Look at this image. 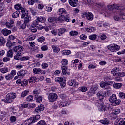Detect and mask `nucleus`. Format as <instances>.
Returning a JSON list of instances; mask_svg holds the SVG:
<instances>
[{"label":"nucleus","mask_w":125,"mask_h":125,"mask_svg":"<svg viewBox=\"0 0 125 125\" xmlns=\"http://www.w3.org/2000/svg\"><path fill=\"white\" fill-rule=\"evenodd\" d=\"M32 72L35 75H39V74H41V68H34L33 69Z\"/></svg>","instance_id":"5701e85b"},{"label":"nucleus","mask_w":125,"mask_h":125,"mask_svg":"<svg viewBox=\"0 0 125 125\" xmlns=\"http://www.w3.org/2000/svg\"><path fill=\"white\" fill-rule=\"evenodd\" d=\"M80 37L81 40H86L87 36L85 34H82Z\"/></svg>","instance_id":"774afa93"},{"label":"nucleus","mask_w":125,"mask_h":125,"mask_svg":"<svg viewBox=\"0 0 125 125\" xmlns=\"http://www.w3.org/2000/svg\"><path fill=\"white\" fill-rule=\"evenodd\" d=\"M19 14H20V11L16 10L15 12L12 14V17L13 18H17V17H19Z\"/></svg>","instance_id":"cd10ccee"},{"label":"nucleus","mask_w":125,"mask_h":125,"mask_svg":"<svg viewBox=\"0 0 125 125\" xmlns=\"http://www.w3.org/2000/svg\"><path fill=\"white\" fill-rule=\"evenodd\" d=\"M11 110L13 113V114H15L16 116H20V113H17V110L14 109V107H11Z\"/></svg>","instance_id":"79ce46f5"},{"label":"nucleus","mask_w":125,"mask_h":125,"mask_svg":"<svg viewBox=\"0 0 125 125\" xmlns=\"http://www.w3.org/2000/svg\"><path fill=\"white\" fill-rule=\"evenodd\" d=\"M107 48L111 52H116L120 49V46L113 43L108 45Z\"/></svg>","instance_id":"423d86ee"},{"label":"nucleus","mask_w":125,"mask_h":125,"mask_svg":"<svg viewBox=\"0 0 125 125\" xmlns=\"http://www.w3.org/2000/svg\"><path fill=\"white\" fill-rule=\"evenodd\" d=\"M28 74V71L26 70H21L17 72L18 76H16L15 79H17L18 78H21L23 79L25 77V75Z\"/></svg>","instance_id":"6e6552de"},{"label":"nucleus","mask_w":125,"mask_h":125,"mask_svg":"<svg viewBox=\"0 0 125 125\" xmlns=\"http://www.w3.org/2000/svg\"><path fill=\"white\" fill-rule=\"evenodd\" d=\"M35 39H36V36L34 35H30L27 38V41H33Z\"/></svg>","instance_id":"bf43d9fd"},{"label":"nucleus","mask_w":125,"mask_h":125,"mask_svg":"<svg viewBox=\"0 0 125 125\" xmlns=\"http://www.w3.org/2000/svg\"><path fill=\"white\" fill-rule=\"evenodd\" d=\"M61 69L62 71V73L63 74V75H70V72H67V70H68V68L65 66H63L61 67Z\"/></svg>","instance_id":"412c9836"},{"label":"nucleus","mask_w":125,"mask_h":125,"mask_svg":"<svg viewBox=\"0 0 125 125\" xmlns=\"http://www.w3.org/2000/svg\"><path fill=\"white\" fill-rule=\"evenodd\" d=\"M62 55H70L71 54V50H63L61 52Z\"/></svg>","instance_id":"c85d7f7f"},{"label":"nucleus","mask_w":125,"mask_h":125,"mask_svg":"<svg viewBox=\"0 0 125 125\" xmlns=\"http://www.w3.org/2000/svg\"><path fill=\"white\" fill-rule=\"evenodd\" d=\"M14 8L15 9H16V10H19V11L21 10L22 14L21 17V18H25V22L28 23V22L31 20V17L30 16H28L29 13H28V11L24 9L21 4H17L14 6Z\"/></svg>","instance_id":"f257e3e1"},{"label":"nucleus","mask_w":125,"mask_h":125,"mask_svg":"<svg viewBox=\"0 0 125 125\" xmlns=\"http://www.w3.org/2000/svg\"><path fill=\"white\" fill-rule=\"evenodd\" d=\"M61 63L63 66H66L68 65V60L66 59H63L61 61Z\"/></svg>","instance_id":"58836bf2"},{"label":"nucleus","mask_w":125,"mask_h":125,"mask_svg":"<svg viewBox=\"0 0 125 125\" xmlns=\"http://www.w3.org/2000/svg\"><path fill=\"white\" fill-rule=\"evenodd\" d=\"M37 25H39V21L37 20H35L32 24V27H37Z\"/></svg>","instance_id":"de8ad7c7"},{"label":"nucleus","mask_w":125,"mask_h":125,"mask_svg":"<svg viewBox=\"0 0 125 125\" xmlns=\"http://www.w3.org/2000/svg\"><path fill=\"white\" fill-rule=\"evenodd\" d=\"M112 113L114 115H119L121 111L119 109H115L113 110Z\"/></svg>","instance_id":"c03bdc74"},{"label":"nucleus","mask_w":125,"mask_h":125,"mask_svg":"<svg viewBox=\"0 0 125 125\" xmlns=\"http://www.w3.org/2000/svg\"><path fill=\"white\" fill-rule=\"evenodd\" d=\"M21 53H17V54L14 57V59L18 60L20 59V56H21Z\"/></svg>","instance_id":"13d9d810"},{"label":"nucleus","mask_w":125,"mask_h":125,"mask_svg":"<svg viewBox=\"0 0 125 125\" xmlns=\"http://www.w3.org/2000/svg\"><path fill=\"white\" fill-rule=\"evenodd\" d=\"M0 72L2 73V74H5L8 72V68L5 67L0 69Z\"/></svg>","instance_id":"e433bc0d"},{"label":"nucleus","mask_w":125,"mask_h":125,"mask_svg":"<svg viewBox=\"0 0 125 125\" xmlns=\"http://www.w3.org/2000/svg\"><path fill=\"white\" fill-rule=\"evenodd\" d=\"M112 84H114V83L112 81H105V82H102L100 83V85L101 87H104L106 88V86L108 85H112Z\"/></svg>","instance_id":"9d476101"},{"label":"nucleus","mask_w":125,"mask_h":125,"mask_svg":"<svg viewBox=\"0 0 125 125\" xmlns=\"http://www.w3.org/2000/svg\"><path fill=\"white\" fill-rule=\"evenodd\" d=\"M82 17H86L87 20L92 21L93 20V14L91 12H85L82 14Z\"/></svg>","instance_id":"1a4fd4ad"},{"label":"nucleus","mask_w":125,"mask_h":125,"mask_svg":"<svg viewBox=\"0 0 125 125\" xmlns=\"http://www.w3.org/2000/svg\"><path fill=\"white\" fill-rule=\"evenodd\" d=\"M42 69H47L48 68V65L46 63H43L41 64Z\"/></svg>","instance_id":"e2e57ef3"},{"label":"nucleus","mask_w":125,"mask_h":125,"mask_svg":"<svg viewBox=\"0 0 125 125\" xmlns=\"http://www.w3.org/2000/svg\"><path fill=\"white\" fill-rule=\"evenodd\" d=\"M78 2V0H69V4L73 7H76L77 6V3Z\"/></svg>","instance_id":"6ab92c4d"},{"label":"nucleus","mask_w":125,"mask_h":125,"mask_svg":"<svg viewBox=\"0 0 125 125\" xmlns=\"http://www.w3.org/2000/svg\"><path fill=\"white\" fill-rule=\"evenodd\" d=\"M58 14L60 15V14H62V15H65V14H67V11L64 8L59 9L58 12Z\"/></svg>","instance_id":"4be33fe9"},{"label":"nucleus","mask_w":125,"mask_h":125,"mask_svg":"<svg viewBox=\"0 0 125 125\" xmlns=\"http://www.w3.org/2000/svg\"><path fill=\"white\" fill-rule=\"evenodd\" d=\"M29 91L25 90L22 92L21 94V97H25V96H27V95L29 93Z\"/></svg>","instance_id":"8fccbe9b"},{"label":"nucleus","mask_w":125,"mask_h":125,"mask_svg":"<svg viewBox=\"0 0 125 125\" xmlns=\"http://www.w3.org/2000/svg\"><path fill=\"white\" fill-rule=\"evenodd\" d=\"M44 105L42 104H40L38 107H36L35 111L37 114H39L41 111H44Z\"/></svg>","instance_id":"4468645a"},{"label":"nucleus","mask_w":125,"mask_h":125,"mask_svg":"<svg viewBox=\"0 0 125 125\" xmlns=\"http://www.w3.org/2000/svg\"><path fill=\"white\" fill-rule=\"evenodd\" d=\"M33 99H34V97L32 95H30L26 98V101H33Z\"/></svg>","instance_id":"4d7b16f0"},{"label":"nucleus","mask_w":125,"mask_h":125,"mask_svg":"<svg viewBox=\"0 0 125 125\" xmlns=\"http://www.w3.org/2000/svg\"><path fill=\"white\" fill-rule=\"evenodd\" d=\"M119 15H115L114 17V19L115 21H120L121 20V18L125 20V11L124 10H119L118 12L117 11Z\"/></svg>","instance_id":"7ed1b4c3"},{"label":"nucleus","mask_w":125,"mask_h":125,"mask_svg":"<svg viewBox=\"0 0 125 125\" xmlns=\"http://www.w3.org/2000/svg\"><path fill=\"white\" fill-rule=\"evenodd\" d=\"M114 88L116 89H120L122 86H123V84L122 83H117L113 84V85Z\"/></svg>","instance_id":"a878e982"},{"label":"nucleus","mask_w":125,"mask_h":125,"mask_svg":"<svg viewBox=\"0 0 125 125\" xmlns=\"http://www.w3.org/2000/svg\"><path fill=\"white\" fill-rule=\"evenodd\" d=\"M48 98L50 102H53L57 99V94L54 93H51L49 94Z\"/></svg>","instance_id":"9b49d317"},{"label":"nucleus","mask_w":125,"mask_h":125,"mask_svg":"<svg viewBox=\"0 0 125 125\" xmlns=\"http://www.w3.org/2000/svg\"><path fill=\"white\" fill-rule=\"evenodd\" d=\"M5 116H6V112H5L4 111H1V114L0 115V119L1 120H2V119H3V118H4V117H5Z\"/></svg>","instance_id":"052dcab7"},{"label":"nucleus","mask_w":125,"mask_h":125,"mask_svg":"<svg viewBox=\"0 0 125 125\" xmlns=\"http://www.w3.org/2000/svg\"><path fill=\"white\" fill-rule=\"evenodd\" d=\"M107 8L109 11L110 12H114V11H116V12H119V10H124V7L122 6H118L117 4L109 5L107 6Z\"/></svg>","instance_id":"f03ea898"},{"label":"nucleus","mask_w":125,"mask_h":125,"mask_svg":"<svg viewBox=\"0 0 125 125\" xmlns=\"http://www.w3.org/2000/svg\"><path fill=\"white\" fill-rule=\"evenodd\" d=\"M21 108L25 109V108H29V104H26V103H23L21 105Z\"/></svg>","instance_id":"603ef678"},{"label":"nucleus","mask_w":125,"mask_h":125,"mask_svg":"<svg viewBox=\"0 0 125 125\" xmlns=\"http://www.w3.org/2000/svg\"><path fill=\"white\" fill-rule=\"evenodd\" d=\"M110 102L113 103L114 106H118L121 103V100L120 99H117V96L115 94H112L109 99Z\"/></svg>","instance_id":"20e7f679"},{"label":"nucleus","mask_w":125,"mask_h":125,"mask_svg":"<svg viewBox=\"0 0 125 125\" xmlns=\"http://www.w3.org/2000/svg\"><path fill=\"white\" fill-rule=\"evenodd\" d=\"M66 32L65 28H60L58 30V35L61 36L62 34H64Z\"/></svg>","instance_id":"bb28decb"},{"label":"nucleus","mask_w":125,"mask_h":125,"mask_svg":"<svg viewBox=\"0 0 125 125\" xmlns=\"http://www.w3.org/2000/svg\"><path fill=\"white\" fill-rule=\"evenodd\" d=\"M41 49L42 51H46V50H48V47L47 45H43L41 46Z\"/></svg>","instance_id":"5fc2aeb1"},{"label":"nucleus","mask_w":125,"mask_h":125,"mask_svg":"<svg viewBox=\"0 0 125 125\" xmlns=\"http://www.w3.org/2000/svg\"><path fill=\"white\" fill-rule=\"evenodd\" d=\"M14 98H16V94L14 93H9L7 95L6 98L4 99V101L6 103H10L13 101Z\"/></svg>","instance_id":"39448f33"},{"label":"nucleus","mask_w":125,"mask_h":125,"mask_svg":"<svg viewBox=\"0 0 125 125\" xmlns=\"http://www.w3.org/2000/svg\"><path fill=\"white\" fill-rule=\"evenodd\" d=\"M37 2H39V0H29L28 1V3L29 5H33L34 3Z\"/></svg>","instance_id":"c9c22d12"},{"label":"nucleus","mask_w":125,"mask_h":125,"mask_svg":"<svg viewBox=\"0 0 125 125\" xmlns=\"http://www.w3.org/2000/svg\"><path fill=\"white\" fill-rule=\"evenodd\" d=\"M57 19L58 21L61 22H63V21H66V22H70L71 21L70 17L67 16H65L64 15L60 16Z\"/></svg>","instance_id":"0eeeda50"},{"label":"nucleus","mask_w":125,"mask_h":125,"mask_svg":"<svg viewBox=\"0 0 125 125\" xmlns=\"http://www.w3.org/2000/svg\"><path fill=\"white\" fill-rule=\"evenodd\" d=\"M5 25L8 29H11L13 27V25L9 22H6Z\"/></svg>","instance_id":"69168bd1"},{"label":"nucleus","mask_w":125,"mask_h":125,"mask_svg":"<svg viewBox=\"0 0 125 125\" xmlns=\"http://www.w3.org/2000/svg\"><path fill=\"white\" fill-rule=\"evenodd\" d=\"M118 96L120 99H125V94L123 92H120L118 94Z\"/></svg>","instance_id":"a19ab883"},{"label":"nucleus","mask_w":125,"mask_h":125,"mask_svg":"<svg viewBox=\"0 0 125 125\" xmlns=\"http://www.w3.org/2000/svg\"><path fill=\"white\" fill-rule=\"evenodd\" d=\"M6 42V40L4 39V38L1 37L0 38V45H3V44H5Z\"/></svg>","instance_id":"2f4dec72"},{"label":"nucleus","mask_w":125,"mask_h":125,"mask_svg":"<svg viewBox=\"0 0 125 125\" xmlns=\"http://www.w3.org/2000/svg\"><path fill=\"white\" fill-rule=\"evenodd\" d=\"M28 84V80L24 79L21 82V86H26Z\"/></svg>","instance_id":"864d4df0"},{"label":"nucleus","mask_w":125,"mask_h":125,"mask_svg":"<svg viewBox=\"0 0 125 125\" xmlns=\"http://www.w3.org/2000/svg\"><path fill=\"white\" fill-rule=\"evenodd\" d=\"M101 109H100V111H104V112H106V111L109 109L104 104H101Z\"/></svg>","instance_id":"b1692460"},{"label":"nucleus","mask_w":125,"mask_h":125,"mask_svg":"<svg viewBox=\"0 0 125 125\" xmlns=\"http://www.w3.org/2000/svg\"><path fill=\"white\" fill-rule=\"evenodd\" d=\"M115 125H125V118L116 119L114 123Z\"/></svg>","instance_id":"f8f14e48"},{"label":"nucleus","mask_w":125,"mask_h":125,"mask_svg":"<svg viewBox=\"0 0 125 125\" xmlns=\"http://www.w3.org/2000/svg\"><path fill=\"white\" fill-rule=\"evenodd\" d=\"M35 98L36 102H38L39 103L42 102V96H37L35 97Z\"/></svg>","instance_id":"49530a36"},{"label":"nucleus","mask_w":125,"mask_h":125,"mask_svg":"<svg viewBox=\"0 0 125 125\" xmlns=\"http://www.w3.org/2000/svg\"><path fill=\"white\" fill-rule=\"evenodd\" d=\"M33 94L35 97H38V96H39V94H40V90L35 89L33 91Z\"/></svg>","instance_id":"f704fd0d"},{"label":"nucleus","mask_w":125,"mask_h":125,"mask_svg":"<svg viewBox=\"0 0 125 125\" xmlns=\"http://www.w3.org/2000/svg\"><path fill=\"white\" fill-rule=\"evenodd\" d=\"M2 34L3 36H8V35L11 34V30L4 28L2 30Z\"/></svg>","instance_id":"a211bd4d"},{"label":"nucleus","mask_w":125,"mask_h":125,"mask_svg":"<svg viewBox=\"0 0 125 125\" xmlns=\"http://www.w3.org/2000/svg\"><path fill=\"white\" fill-rule=\"evenodd\" d=\"M78 34H79V32H78L77 31H72L69 33V35H70V36H77V35H78Z\"/></svg>","instance_id":"680f3d73"},{"label":"nucleus","mask_w":125,"mask_h":125,"mask_svg":"<svg viewBox=\"0 0 125 125\" xmlns=\"http://www.w3.org/2000/svg\"><path fill=\"white\" fill-rule=\"evenodd\" d=\"M113 76L114 77H117L118 76L119 77H125V72H118V73H115V74H113Z\"/></svg>","instance_id":"72a5a7b5"},{"label":"nucleus","mask_w":125,"mask_h":125,"mask_svg":"<svg viewBox=\"0 0 125 125\" xmlns=\"http://www.w3.org/2000/svg\"><path fill=\"white\" fill-rule=\"evenodd\" d=\"M51 47L53 50V52H55V53H58L60 51V48L57 46L52 45Z\"/></svg>","instance_id":"393cba45"},{"label":"nucleus","mask_w":125,"mask_h":125,"mask_svg":"<svg viewBox=\"0 0 125 125\" xmlns=\"http://www.w3.org/2000/svg\"><path fill=\"white\" fill-rule=\"evenodd\" d=\"M106 39H107V35H106V34H102L101 35V40H102V41H105Z\"/></svg>","instance_id":"0e129e2a"},{"label":"nucleus","mask_w":125,"mask_h":125,"mask_svg":"<svg viewBox=\"0 0 125 125\" xmlns=\"http://www.w3.org/2000/svg\"><path fill=\"white\" fill-rule=\"evenodd\" d=\"M63 81H64V79L62 77H56L55 78L56 83H62Z\"/></svg>","instance_id":"7c9ffc66"},{"label":"nucleus","mask_w":125,"mask_h":125,"mask_svg":"<svg viewBox=\"0 0 125 125\" xmlns=\"http://www.w3.org/2000/svg\"><path fill=\"white\" fill-rule=\"evenodd\" d=\"M7 57L12 58L13 57V52H12V50H9L7 52Z\"/></svg>","instance_id":"c756f323"},{"label":"nucleus","mask_w":125,"mask_h":125,"mask_svg":"<svg viewBox=\"0 0 125 125\" xmlns=\"http://www.w3.org/2000/svg\"><path fill=\"white\" fill-rule=\"evenodd\" d=\"M6 80H7L8 81L9 80H12L13 79V75L12 74H8L5 76V77Z\"/></svg>","instance_id":"37998d69"},{"label":"nucleus","mask_w":125,"mask_h":125,"mask_svg":"<svg viewBox=\"0 0 125 125\" xmlns=\"http://www.w3.org/2000/svg\"><path fill=\"white\" fill-rule=\"evenodd\" d=\"M96 90H97V86L91 87L89 92L88 93L89 95H90L91 96V95L95 94V91H96Z\"/></svg>","instance_id":"f3484780"},{"label":"nucleus","mask_w":125,"mask_h":125,"mask_svg":"<svg viewBox=\"0 0 125 125\" xmlns=\"http://www.w3.org/2000/svg\"><path fill=\"white\" fill-rule=\"evenodd\" d=\"M60 86L61 87V88H65V87H66V82L63 81L62 82H61L60 83Z\"/></svg>","instance_id":"a18cd8bd"},{"label":"nucleus","mask_w":125,"mask_h":125,"mask_svg":"<svg viewBox=\"0 0 125 125\" xmlns=\"http://www.w3.org/2000/svg\"><path fill=\"white\" fill-rule=\"evenodd\" d=\"M97 38V35L96 34L91 35L89 36V39L92 41H94Z\"/></svg>","instance_id":"ea45409f"},{"label":"nucleus","mask_w":125,"mask_h":125,"mask_svg":"<svg viewBox=\"0 0 125 125\" xmlns=\"http://www.w3.org/2000/svg\"><path fill=\"white\" fill-rule=\"evenodd\" d=\"M37 125H46V122L44 120H41L37 123Z\"/></svg>","instance_id":"09e8293b"},{"label":"nucleus","mask_w":125,"mask_h":125,"mask_svg":"<svg viewBox=\"0 0 125 125\" xmlns=\"http://www.w3.org/2000/svg\"><path fill=\"white\" fill-rule=\"evenodd\" d=\"M31 21V20H29L28 21V22H26L25 21V18H24V23L23 24H21V28L22 29H25L26 28V26H27V23H29V21Z\"/></svg>","instance_id":"6e6d98bb"},{"label":"nucleus","mask_w":125,"mask_h":125,"mask_svg":"<svg viewBox=\"0 0 125 125\" xmlns=\"http://www.w3.org/2000/svg\"><path fill=\"white\" fill-rule=\"evenodd\" d=\"M37 20L38 21V22H40V23H44V22H45V18L39 17L37 18Z\"/></svg>","instance_id":"473e14b6"},{"label":"nucleus","mask_w":125,"mask_h":125,"mask_svg":"<svg viewBox=\"0 0 125 125\" xmlns=\"http://www.w3.org/2000/svg\"><path fill=\"white\" fill-rule=\"evenodd\" d=\"M69 104H68V102H61L59 104V106L60 108H63V107H66V106H68Z\"/></svg>","instance_id":"aec40b11"},{"label":"nucleus","mask_w":125,"mask_h":125,"mask_svg":"<svg viewBox=\"0 0 125 125\" xmlns=\"http://www.w3.org/2000/svg\"><path fill=\"white\" fill-rule=\"evenodd\" d=\"M45 41V37L43 36L40 37L38 38V42H43Z\"/></svg>","instance_id":"4c0bfd02"},{"label":"nucleus","mask_w":125,"mask_h":125,"mask_svg":"<svg viewBox=\"0 0 125 125\" xmlns=\"http://www.w3.org/2000/svg\"><path fill=\"white\" fill-rule=\"evenodd\" d=\"M69 84L70 86H73V85H74L75 87H77V86L79 85V83L77 82L76 80L72 79L69 82Z\"/></svg>","instance_id":"dca6fc26"},{"label":"nucleus","mask_w":125,"mask_h":125,"mask_svg":"<svg viewBox=\"0 0 125 125\" xmlns=\"http://www.w3.org/2000/svg\"><path fill=\"white\" fill-rule=\"evenodd\" d=\"M36 80H37V78L35 77H31L29 80V83H34L36 82Z\"/></svg>","instance_id":"3c124183"},{"label":"nucleus","mask_w":125,"mask_h":125,"mask_svg":"<svg viewBox=\"0 0 125 125\" xmlns=\"http://www.w3.org/2000/svg\"><path fill=\"white\" fill-rule=\"evenodd\" d=\"M98 99L99 100H103L104 98V94L103 92L99 91L96 94Z\"/></svg>","instance_id":"2eb2a0df"},{"label":"nucleus","mask_w":125,"mask_h":125,"mask_svg":"<svg viewBox=\"0 0 125 125\" xmlns=\"http://www.w3.org/2000/svg\"><path fill=\"white\" fill-rule=\"evenodd\" d=\"M13 50L15 52H17V53H20L24 50V47L22 46H17L14 47Z\"/></svg>","instance_id":"ddd939ff"},{"label":"nucleus","mask_w":125,"mask_h":125,"mask_svg":"<svg viewBox=\"0 0 125 125\" xmlns=\"http://www.w3.org/2000/svg\"><path fill=\"white\" fill-rule=\"evenodd\" d=\"M56 20V18L51 17L48 19V21L49 22H54Z\"/></svg>","instance_id":"338daca9"}]
</instances>
